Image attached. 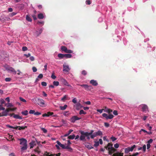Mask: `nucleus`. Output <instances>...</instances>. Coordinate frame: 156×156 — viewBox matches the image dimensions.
Returning <instances> with one entry per match:
<instances>
[{"instance_id":"nucleus-46","label":"nucleus","mask_w":156,"mask_h":156,"mask_svg":"<svg viewBox=\"0 0 156 156\" xmlns=\"http://www.w3.org/2000/svg\"><path fill=\"white\" fill-rule=\"evenodd\" d=\"M5 80L6 82H9L11 80V78L9 77H7L5 78Z\"/></svg>"},{"instance_id":"nucleus-24","label":"nucleus","mask_w":156,"mask_h":156,"mask_svg":"<svg viewBox=\"0 0 156 156\" xmlns=\"http://www.w3.org/2000/svg\"><path fill=\"white\" fill-rule=\"evenodd\" d=\"M67 107V105H65L63 106H60L59 107V108L60 109L62 110H65L66 109Z\"/></svg>"},{"instance_id":"nucleus-37","label":"nucleus","mask_w":156,"mask_h":156,"mask_svg":"<svg viewBox=\"0 0 156 156\" xmlns=\"http://www.w3.org/2000/svg\"><path fill=\"white\" fill-rule=\"evenodd\" d=\"M35 111L34 110H30L29 112V113L30 114H34V115Z\"/></svg>"},{"instance_id":"nucleus-27","label":"nucleus","mask_w":156,"mask_h":156,"mask_svg":"<svg viewBox=\"0 0 156 156\" xmlns=\"http://www.w3.org/2000/svg\"><path fill=\"white\" fill-rule=\"evenodd\" d=\"M72 56L70 54H64V57H66V58H71Z\"/></svg>"},{"instance_id":"nucleus-47","label":"nucleus","mask_w":156,"mask_h":156,"mask_svg":"<svg viewBox=\"0 0 156 156\" xmlns=\"http://www.w3.org/2000/svg\"><path fill=\"white\" fill-rule=\"evenodd\" d=\"M19 98L21 101H23V102H26V101L25 99L23 98H22L20 97Z\"/></svg>"},{"instance_id":"nucleus-57","label":"nucleus","mask_w":156,"mask_h":156,"mask_svg":"<svg viewBox=\"0 0 156 156\" xmlns=\"http://www.w3.org/2000/svg\"><path fill=\"white\" fill-rule=\"evenodd\" d=\"M99 145V142H96L94 144V146L95 147H97Z\"/></svg>"},{"instance_id":"nucleus-51","label":"nucleus","mask_w":156,"mask_h":156,"mask_svg":"<svg viewBox=\"0 0 156 156\" xmlns=\"http://www.w3.org/2000/svg\"><path fill=\"white\" fill-rule=\"evenodd\" d=\"M72 101L73 103L76 104L77 102V100L76 98H73L72 100Z\"/></svg>"},{"instance_id":"nucleus-26","label":"nucleus","mask_w":156,"mask_h":156,"mask_svg":"<svg viewBox=\"0 0 156 156\" xmlns=\"http://www.w3.org/2000/svg\"><path fill=\"white\" fill-rule=\"evenodd\" d=\"M75 137V136L74 134H73L69 136H68V138L70 139H73Z\"/></svg>"},{"instance_id":"nucleus-20","label":"nucleus","mask_w":156,"mask_h":156,"mask_svg":"<svg viewBox=\"0 0 156 156\" xmlns=\"http://www.w3.org/2000/svg\"><path fill=\"white\" fill-rule=\"evenodd\" d=\"M112 156H123V153L117 152L114 154Z\"/></svg>"},{"instance_id":"nucleus-52","label":"nucleus","mask_w":156,"mask_h":156,"mask_svg":"<svg viewBox=\"0 0 156 156\" xmlns=\"http://www.w3.org/2000/svg\"><path fill=\"white\" fill-rule=\"evenodd\" d=\"M43 77V75L42 74H40L38 76V78L42 79Z\"/></svg>"},{"instance_id":"nucleus-60","label":"nucleus","mask_w":156,"mask_h":156,"mask_svg":"<svg viewBox=\"0 0 156 156\" xmlns=\"http://www.w3.org/2000/svg\"><path fill=\"white\" fill-rule=\"evenodd\" d=\"M104 125L105 127H109V124L107 122H105Z\"/></svg>"},{"instance_id":"nucleus-25","label":"nucleus","mask_w":156,"mask_h":156,"mask_svg":"<svg viewBox=\"0 0 156 156\" xmlns=\"http://www.w3.org/2000/svg\"><path fill=\"white\" fill-rule=\"evenodd\" d=\"M17 127H18V129L19 130H21L22 129V130L24 129L25 128H26L27 127V126H18Z\"/></svg>"},{"instance_id":"nucleus-11","label":"nucleus","mask_w":156,"mask_h":156,"mask_svg":"<svg viewBox=\"0 0 156 156\" xmlns=\"http://www.w3.org/2000/svg\"><path fill=\"white\" fill-rule=\"evenodd\" d=\"M63 71L68 72L70 70L69 66L65 63L63 65Z\"/></svg>"},{"instance_id":"nucleus-14","label":"nucleus","mask_w":156,"mask_h":156,"mask_svg":"<svg viewBox=\"0 0 156 156\" xmlns=\"http://www.w3.org/2000/svg\"><path fill=\"white\" fill-rule=\"evenodd\" d=\"M7 106L8 108L9 109H12L13 108H16L15 111H16L17 109L16 107L14 106L12 103H10L9 102L8 103Z\"/></svg>"},{"instance_id":"nucleus-44","label":"nucleus","mask_w":156,"mask_h":156,"mask_svg":"<svg viewBox=\"0 0 156 156\" xmlns=\"http://www.w3.org/2000/svg\"><path fill=\"white\" fill-rule=\"evenodd\" d=\"M67 98V96L66 95H65L63 98H61V100L63 101H65L66 99Z\"/></svg>"},{"instance_id":"nucleus-34","label":"nucleus","mask_w":156,"mask_h":156,"mask_svg":"<svg viewBox=\"0 0 156 156\" xmlns=\"http://www.w3.org/2000/svg\"><path fill=\"white\" fill-rule=\"evenodd\" d=\"M60 153H59L57 154H51L50 155H49L48 156H60Z\"/></svg>"},{"instance_id":"nucleus-35","label":"nucleus","mask_w":156,"mask_h":156,"mask_svg":"<svg viewBox=\"0 0 156 156\" xmlns=\"http://www.w3.org/2000/svg\"><path fill=\"white\" fill-rule=\"evenodd\" d=\"M79 114L80 115L85 114L86 113L84 112L83 110H81L80 111Z\"/></svg>"},{"instance_id":"nucleus-7","label":"nucleus","mask_w":156,"mask_h":156,"mask_svg":"<svg viewBox=\"0 0 156 156\" xmlns=\"http://www.w3.org/2000/svg\"><path fill=\"white\" fill-rule=\"evenodd\" d=\"M57 144L55 145L56 147L58 149H60V147H61L63 149H65L66 147L64 144H62L58 141H57L56 142Z\"/></svg>"},{"instance_id":"nucleus-21","label":"nucleus","mask_w":156,"mask_h":156,"mask_svg":"<svg viewBox=\"0 0 156 156\" xmlns=\"http://www.w3.org/2000/svg\"><path fill=\"white\" fill-rule=\"evenodd\" d=\"M38 17L39 19H42L44 17V15L42 13H40L38 15Z\"/></svg>"},{"instance_id":"nucleus-6","label":"nucleus","mask_w":156,"mask_h":156,"mask_svg":"<svg viewBox=\"0 0 156 156\" xmlns=\"http://www.w3.org/2000/svg\"><path fill=\"white\" fill-rule=\"evenodd\" d=\"M102 115L105 118L107 119H111L114 117V115L112 114L108 115L107 114L104 113L102 114Z\"/></svg>"},{"instance_id":"nucleus-29","label":"nucleus","mask_w":156,"mask_h":156,"mask_svg":"<svg viewBox=\"0 0 156 156\" xmlns=\"http://www.w3.org/2000/svg\"><path fill=\"white\" fill-rule=\"evenodd\" d=\"M26 19L29 22H31L32 19L28 15H27L26 16Z\"/></svg>"},{"instance_id":"nucleus-48","label":"nucleus","mask_w":156,"mask_h":156,"mask_svg":"<svg viewBox=\"0 0 156 156\" xmlns=\"http://www.w3.org/2000/svg\"><path fill=\"white\" fill-rule=\"evenodd\" d=\"M22 50L23 51H27L28 49L25 46H23L22 47Z\"/></svg>"},{"instance_id":"nucleus-13","label":"nucleus","mask_w":156,"mask_h":156,"mask_svg":"<svg viewBox=\"0 0 156 156\" xmlns=\"http://www.w3.org/2000/svg\"><path fill=\"white\" fill-rule=\"evenodd\" d=\"M74 107H75L76 109L79 110L82 108L83 106L80 103H78L74 105Z\"/></svg>"},{"instance_id":"nucleus-22","label":"nucleus","mask_w":156,"mask_h":156,"mask_svg":"<svg viewBox=\"0 0 156 156\" xmlns=\"http://www.w3.org/2000/svg\"><path fill=\"white\" fill-rule=\"evenodd\" d=\"M13 117L14 118H15V119H22V117L21 116H19L18 115H14Z\"/></svg>"},{"instance_id":"nucleus-18","label":"nucleus","mask_w":156,"mask_h":156,"mask_svg":"<svg viewBox=\"0 0 156 156\" xmlns=\"http://www.w3.org/2000/svg\"><path fill=\"white\" fill-rule=\"evenodd\" d=\"M90 83L93 85L96 86L98 85V83L96 80H91L90 81Z\"/></svg>"},{"instance_id":"nucleus-33","label":"nucleus","mask_w":156,"mask_h":156,"mask_svg":"<svg viewBox=\"0 0 156 156\" xmlns=\"http://www.w3.org/2000/svg\"><path fill=\"white\" fill-rule=\"evenodd\" d=\"M58 57L60 58H62L64 57V54H58Z\"/></svg>"},{"instance_id":"nucleus-58","label":"nucleus","mask_w":156,"mask_h":156,"mask_svg":"<svg viewBox=\"0 0 156 156\" xmlns=\"http://www.w3.org/2000/svg\"><path fill=\"white\" fill-rule=\"evenodd\" d=\"M30 59L31 61H34V57L32 56H30Z\"/></svg>"},{"instance_id":"nucleus-4","label":"nucleus","mask_w":156,"mask_h":156,"mask_svg":"<svg viewBox=\"0 0 156 156\" xmlns=\"http://www.w3.org/2000/svg\"><path fill=\"white\" fill-rule=\"evenodd\" d=\"M16 108H13L12 109L6 108L5 110H4V111L2 112V115L3 116H7L9 115V113L10 111L13 112L15 111Z\"/></svg>"},{"instance_id":"nucleus-64","label":"nucleus","mask_w":156,"mask_h":156,"mask_svg":"<svg viewBox=\"0 0 156 156\" xmlns=\"http://www.w3.org/2000/svg\"><path fill=\"white\" fill-rule=\"evenodd\" d=\"M153 141V140L152 139H150L148 141L147 143L150 144V143H151Z\"/></svg>"},{"instance_id":"nucleus-32","label":"nucleus","mask_w":156,"mask_h":156,"mask_svg":"<svg viewBox=\"0 0 156 156\" xmlns=\"http://www.w3.org/2000/svg\"><path fill=\"white\" fill-rule=\"evenodd\" d=\"M70 114V113L68 111H66L64 113L63 115L65 116H69Z\"/></svg>"},{"instance_id":"nucleus-41","label":"nucleus","mask_w":156,"mask_h":156,"mask_svg":"<svg viewBox=\"0 0 156 156\" xmlns=\"http://www.w3.org/2000/svg\"><path fill=\"white\" fill-rule=\"evenodd\" d=\"M30 148H32L34 147V142H30Z\"/></svg>"},{"instance_id":"nucleus-5","label":"nucleus","mask_w":156,"mask_h":156,"mask_svg":"<svg viewBox=\"0 0 156 156\" xmlns=\"http://www.w3.org/2000/svg\"><path fill=\"white\" fill-rule=\"evenodd\" d=\"M102 133L100 130H98L97 132H95L94 133H93L90 135V137L91 138L93 139L94 138V137H96L97 136H102Z\"/></svg>"},{"instance_id":"nucleus-61","label":"nucleus","mask_w":156,"mask_h":156,"mask_svg":"<svg viewBox=\"0 0 156 156\" xmlns=\"http://www.w3.org/2000/svg\"><path fill=\"white\" fill-rule=\"evenodd\" d=\"M86 3L88 5H90L91 4L90 1L89 0H87L86 1Z\"/></svg>"},{"instance_id":"nucleus-23","label":"nucleus","mask_w":156,"mask_h":156,"mask_svg":"<svg viewBox=\"0 0 156 156\" xmlns=\"http://www.w3.org/2000/svg\"><path fill=\"white\" fill-rule=\"evenodd\" d=\"M85 146L87 148L89 149H90L93 148V147L90 144L88 143L86 144Z\"/></svg>"},{"instance_id":"nucleus-16","label":"nucleus","mask_w":156,"mask_h":156,"mask_svg":"<svg viewBox=\"0 0 156 156\" xmlns=\"http://www.w3.org/2000/svg\"><path fill=\"white\" fill-rule=\"evenodd\" d=\"M61 81L62 82L63 84L66 86L68 87H70V85L68 83L67 81L64 79H61Z\"/></svg>"},{"instance_id":"nucleus-15","label":"nucleus","mask_w":156,"mask_h":156,"mask_svg":"<svg viewBox=\"0 0 156 156\" xmlns=\"http://www.w3.org/2000/svg\"><path fill=\"white\" fill-rule=\"evenodd\" d=\"M6 70L9 72H12L14 74H16V70H15V69L12 68V67H10L6 69Z\"/></svg>"},{"instance_id":"nucleus-54","label":"nucleus","mask_w":156,"mask_h":156,"mask_svg":"<svg viewBox=\"0 0 156 156\" xmlns=\"http://www.w3.org/2000/svg\"><path fill=\"white\" fill-rule=\"evenodd\" d=\"M142 149L145 152V151L146 149V146L145 145H144L143 146Z\"/></svg>"},{"instance_id":"nucleus-56","label":"nucleus","mask_w":156,"mask_h":156,"mask_svg":"<svg viewBox=\"0 0 156 156\" xmlns=\"http://www.w3.org/2000/svg\"><path fill=\"white\" fill-rule=\"evenodd\" d=\"M111 139L112 140V141H114L116 140V138L113 136H112L111 137Z\"/></svg>"},{"instance_id":"nucleus-2","label":"nucleus","mask_w":156,"mask_h":156,"mask_svg":"<svg viewBox=\"0 0 156 156\" xmlns=\"http://www.w3.org/2000/svg\"><path fill=\"white\" fill-rule=\"evenodd\" d=\"M19 140L20 141V144L21 145V151H23L26 150L27 147V140L24 138L19 139Z\"/></svg>"},{"instance_id":"nucleus-17","label":"nucleus","mask_w":156,"mask_h":156,"mask_svg":"<svg viewBox=\"0 0 156 156\" xmlns=\"http://www.w3.org/2000/svg\"><path fill=\"white\" fill-rule=\"evenodd\" d=\"M38 100L39 101L40 105L41 106H44L45 104L44 100L41 99H38Z\"/></svg>"},{"instance_id":"nucleus-53","label":"nucleus","mask_w":156,"mask_h":156,"mask_svg":"<svg viewBox=\"0 0 156 156\" xmlns=\"http://www.w3.org/2000/svg\"><path fill=\"white\" fill-rule=\"evenodd\" d=\"M113 114L115 115H118V112L116 110L114 111Z\"/></svg>"},{"instance_id":"nucleus-10","label":"nucleus","mask_w":156,"mask_h":156,"mask_svg":"<svg viewBox=\"0 0 156 156\" xmlns=\"http://www.w3.org/2000/svg\"><path fill=\"white\" fill-rule=\"evenodd\" d=\"M142 109V110L143 112H146L148 111V108L147 106L145 105H142L140 106Z\"/></svg>"},{"instance_id":"nucleus-28","label":"nucleus","mask_w":156,"mask_h":156,"mask_svg":"<svg viewBox=\"0 0 156 156\" xmlns=\"http://www.w3.org/2000/svg\"><path fill=\"white\" fill-rule=\"evenodd\" d=\"M81 87H84L86 89L88 90L89 87H90V86H89L86 84H83L81 85Z\"/></svg>"},{"instance_id":"nucleus-63","label":"nucleus","mask_w":156,"mask_h":156,"mask_svg":"<svg viewBox=\"0 0 156 156\" xmlns=\"http://www.w3.org/2000/svg\"><path fill=\"white\" fill-rule=\"evenodd\" d=\"M41 129L44 133H46L47 132V130L45 128H42Z\"/></svg>"},{"instance_id":"nucleus-55","label":"nucleus","mask_w":156,"mask_h":156,"mask_svg":"<svg viewBox=\"0 0 156 156\" xmlns=\"http://www.w3.org/2000/svg\"><path fill=\"white\" fill-rule=\"evenodd\" d=\"M119 144L116 143L114 145V147L116 148H117L119 147Z\"/></svg>"},{"instance_id":"nucleus-42","label":"nucleus","mask_w":156,"mask_h":156,"mask_svg":"<svg viewBox=\"0 0 156 156\" xmlns=\"http://www.w3.org/2000/svg\"><path fill=\"white\" fill-rule=\"evenodd\" d=\"M51 77L53 79H55L56 78V76L54 73L52 74Z\"/></svg>"},{"instance_id":"nucleus-19","label":"nucleus","mask_w":156,"mask_h":156,"mask_svg":"<svg viewBox=\"0 0 156 156\" xmlns=\"http://www.w3.org/2000/svg\"><path fill=\"white\" fill-rule=\"evenodd\" d=\"M105 109L104 111L106 112H107L109 114L112 112V110L108 108H106V107H105Z\"/></svg>"},{"instance_id":"nucleus-1","label":"nucleus","mask_w":156,"mask_h":156,"mask_svg":"<svg viewBox=\"0 0 156 156\" xmlns=\"http://www.w3.org/2000/svg\"><path fill=\"white\" fill-rule=\"evenodd\" d=\"M94 132L93 130H91L90 132H81V135L80 136V140H85V137H87L88 139H90L89 136H90V135L92 134Z\"/></svg>"},{"instance_id":"nucleus-38","label":"nucleus","mask_w":156,"mask_h":156,"mask_svg":"<svg viewBox=\"0 0 156 156\" xmlns=\"http://www.w3.org/2000/svg\"><path fill=\"white\" fill-rule=\"evenodd\" d=\"M65 149H67L68 150V151H72V149L68 146H66L65 147Z\"/></svg>"},{"instance_id":"nucleus-43","label":"nucleus","mask_w":156,"mask_h":156,"mask_svg":"<svg viewBox=\"0 0 156 156\" xmlns=\"http://www.w3.org/2000/svg\"><path fill=\"white\" fill-rule=\"evenodd\" d=\"M32 69L33 70V72H36L37 70V69L34 66L32 67Z\"/></svg>"},{"instance_id":"nucleus-12","label":"nucleus","mask_w":156,"mask_h":156,"mask_svg":"<svg viewBox=\"0 0 156 156\" xmlns=\"http://www.w3.org/2000/svg\"><path fill=\"white\" fill-rule=\"evenodd\" d=\"M81 119V118H79L76 116H73L71 118L70 120L71 122L74 123L76 121L80 120Z\"/></svg>"},{"instance_id":"nucleus-30","label":"nucleus","mask_w":156,"mask_h":156,"mask_svg":"<svg viewBox=\"0 0 156 156\" xmlns=\"http://www.w3.org/2000/svg\"><path fill=\"white\" fill-rule=\"evenodd\" d=\"M21 113L24 115H26L28 114V111L27 110H25L22 112Z\"/></svg>"},{"instance_id":"nucleus-9","label":"nucleus","mask_w":156,"mask_h":156,"mask_svg":"<svg viewBox=\"0 0 156 156\" xmlns=\"http://www.w3.org/2000/svg\"><path fill=\"white\" fill-rule=\"evenodd\" d=\"M61 50L66 53H72L73 51H72L70 50H68L67 48L65 46H62L61 47Z\"/></svg>"},{"instance_id":"nucleus-36","label":"nucleus","mask_w":156,"mask_h":156,"mask_svg":"<svg viewBox=\"0 0 156 156\" xmlns=\"http://www.w3.org/2000/svg\"><path fill=\"white\" fill-rule=\"evenodd\" d=\"M7 126L9 127V128H13L14 129H17L18 128V127L17 126H16V127H13L12 126H10V125H7Z\"/></svg>"},{"instance_id":"nucleus-62","label":"nucleus","mask_w":156,"mask_h":156,"mask_svg":"<svg viewBox=\"0 0 156 156\" xmlns=\"http://www.w3.org/2000/svg\"><path fill=\"white\" fill-rule=\"evenodd\" d=\"M24 55L26 56L27 58H28L30 56V53H28L27 54H24Z\"/></svg>"},{"instance_id":"nucleus-31","label":"nucleus","mask_w":156,"mask_h":156,"mask_svg":"<svg viewBox=\"0 0 156 156\" xmlns=\"http://www.w3.org/2000/svg\"><path fill=\"white\" fill-rule=\"evenodd\" d=\"M53 84L54 86H57L59 85V83L57 81H54L53 82Z\"/></svg>"},{"instance_id":"nucleus-40","label":"nucleus","mask_w":156,"mask_h":156,"mask_svg":"<svg viewBox=\"0 0 156 156\" xmlns=\"http://www.w3.org/2000/svg\"><path fill=\"white\" fill-rule=\"evenodd\" d=\"M5 110V108L2 105H0V110Z\"/></svg>"},{"instance_id":"nucleus-45","label":"nucleus","mask_w":156,"mask_h":156,"mask_svg":"<svg viewBox=\"0 0 156 156\" xmlns=\"http://www.w3.org/2000/svg\"><path fill=\"white\" fill-rule=\"evenodd\" d=\"M41 85L43 86H46V85H47V83L46 82H41Z\"/></svg>"},{"instance_id":"nucleus-49","label":"nucleus","mask_w":156,"mask_h":156,"mask_svg":"<svg viewBox=\"0 0 156 156\" xmlns=\"http://www.w3.org/2000/svg\"><path fill=\"white\" fill-rule=\"evenodd\" d=\"M48 116H49L50 115H52L53 114V113L52 112H48L47 113Z\"/></svg>"},{"instance_id":"nucleus-3","label":"nucleus","mask_w":156,"mask_h":156,"mask_svg":"<svg viewBox=\"0 0 156 156\" xmlns=\"http://www.w3.org/2000/svg\"><path fill=\"white\" fill-rule=\"evenodd\" d=\"M113 145L110 143H108L106 148L109 151V153L110 154H112L115 151V149L112 147Z\"/></svg>"},{"instance_id":"nucleus-39","label":"nucleus","mask_w":156,"mask_h":156,"mask_svg":"<svg viewBox=\"0 0 156 156\" xmlns=\"http://www.w3.org/2000/svg\"><path fill=\"white\" fill-rule=\"evenodd\" d=\"M0 103H1V104H4L5 103V101L4 100V99L3 98H1L0 99Z\"/></svg>"},{"instance_id":"nucleus-50","label":"nucleus","mask_w":156,"mask_h":156,"mask_svg":"<svg viewBox=\"0 0 156 156\" xmlns=\"http://www.w3.org/2000/svg\"><path fill=\"white\" fill-rule=\"evenodd\" d=\"M41 114V113L38 112H35L34 115H39Z\"/></svg>"},{"instance_id":"nucleus-8","label":"nucleus","mask_w":156,"mask_h":156,"mask_svg":"<svg viewBox=\"0 0 156 156\" xmlns=\"http://www.w3.org/2000/svg\"><path fill=\"white\" fill-rule=\"evenodd\" d=\"M135 147L136 145H135L131 147H128L125 149V152L126 153H128L130 151H132Z\"/></svg>"},{"instance_id":"nucleus-59","label":"nucleus","mask_w":156,"mask_h":156,"mask_svg":"<svg viewBox=\"0 0 156 156\" xmlns=\"http://www.w3.org/2000/svg\"><path fill=\"white\" fill-rule=\"evenodd\" d=\"M103 110H104L103 109H97V111L98 112H100V113H101L102 112Z\"/></svg>"}]
</instances>
